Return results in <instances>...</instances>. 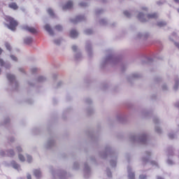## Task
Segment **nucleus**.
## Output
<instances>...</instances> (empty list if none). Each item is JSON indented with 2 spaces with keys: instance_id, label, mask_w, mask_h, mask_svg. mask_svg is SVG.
<instances>
[{
  "instance_id": "nucleus-1",
  "label": "nucleus",
  "mask_w": 179,
  "mask_h": 179,
  "mask_svg": "<svg viewBox=\"0 0 179 179\" xmlns=\"http://www.w3.org/2000/svg\"><path fill=\"white\" fill-rule=\"evenodd\" d=\"M5 20L8 23V24H7V27H8L10 30L15 31V30H16V27H17V25L19 24L17 21L9 15L6 16Z\"/></svg>"
},
{
  "instance_id": "nucleus-2",
  "label": "nucleus",
  "mask_w": 179,
  "mask_h": 179,
  "mask_svg": "<svg viewBox=\"0 0 179 179\" xmlns=\"http://www.w3.org/2000/svg\"><path fill=\"white\" fill-rule=\"evenodd\" d=\"M24 30H27V31H29V33H31L32 34H36L37 33V29L34 27L25 26L23 27Z\"/></svg>"
},
{
  "instance_id": "nucleus-3",
  "label": "nucleus",
  "mask_w": 179,
  "mask_h": 179,
  "mask_svg": "<svg viewBox=\"0 0 179 179\" xmlns=\"http://www.w3.org/2000/svg\"><path fill=\"white\" fill-rule=\"evenodd\" d=\"M8 8H10V9H13V10H17V9H19V6H17V3L15 2H11L8 3Z\"/></svg>"
},
{
  "instance_id": "nucleus-4",
  "label": "nucleus",
  "mask_w": 179,
  "mask_h": 179,
  "mask_svg": "<svg viewBox=\"0 0 179 179\" xmlns=\"http://www.w3.org/2000/svg\"><path fill=\"white\" fill-rule=\"evenodd\" d=\"M73 6V3L72 1H68L66 5L63 6V9H71Z\"/></svg>"
},
{
  "instance_id": "nucleus-5",
  "label": "nucleus",
  "mask_w": 179,
  "mask_h": 179,
  "mask_svg": "<svg viewBox=\"0 0 179 179\" xmlns=\"http://www.w3.org/2000/svg\"><path fill=\"white\" fill-rule=\"evenodd\" d=\"M78 36V31L76 30H71L70 32V37L72 38H76V36Z\"/></svg>"
},
{
  "instance_id": "nucleus-6",
  "label": "nucleus",
  "mask_w": 179,
  "mask_h": 179,
  "mask_svg": "<svg viewBox=\"0 0 179 179\" xmlns=\"http://www.w3.org/2000/svg\"><path fill=\"white\" fill-rule=\"evenodd\" d=\"M34 174L35 177H36V178H39V177H41V171H40V170L38 169L34 170Z\"/></svg>"
},
{
  "instance_id": "nucleus-7",
  "label": "nucleus",
  "mask_w": 179,
  "mask_h": 179,
  "mask_svg": "<svg viewBox=\"0 0 179 179\" xmlns=\"http://www.w3.org/2000/svg\"><path fill=\"white\" fill-rule=\"evenodd\" d=\"M45 29L46 30V31H48L49 34H50V35L54 34V32L52 31V29H51V27H50L48 24H46L45 26Z\"/></svg>"
},
{
  "instance_id": "nucleus-8",
  "label": "nucleus",
  "mask_w": 179,
  "mask_h": 179,
  "mask_svg": "<svg viewBox=\"0 0 179 179\" xmlns=\"http://www.w3.org/2000/svg\"><path fill=\"white\" fill-rule=\"evenodd\" d=\"M148 19H157V13H152V14H148L147 15Z\"/></svg>"
},
{
  "instance_id": "nucleus-9",
  "label": "nucleus",
  "mask_w": 179,
  "mask_h": 179,
  "mask_svg": "<svg viewBox=\"0 0 179 179\" xmlns=\"http://www.w3.org/2000/svg\"><path fill=\"white\" fill-rule=\"evenodd\" d=\"M7 155L9 157H12L15 156V152L13 150H10L7 152Z\"/></svg>"
},
{
  "instance_id": "nucleus-10",
  "label": "nucleus",
  "mask_w": 179,
  "mask_h": 179,
  "mask_svg": "<svg viewBox=\"0 0 179 179\" xmlns=\"http://www.w3.org/2000/svg\"><path fill=\"white\" fill-rule=\"evenodd\" d=\"M143 17H144V15H143V13H140L139 14H138V19H139L141 22H146V20H145L144 19H143Z\"/></svg>"
},
{
  "instance_id": "nucleus-11",
  "label": "nucleus",
  "mask_w": 179,
  "mask_h": 179,
  "mask_svg": "<svg viewBox=\"0 0 179 179\" xmlns=\"http://www.w3.org/2000/svg\"><path fill=\"white\" fill-rule=\"evenodd\" d=\"M7 79H8L10 82H13V80H15V76L12 74H7Z\"/></svg>"
},
{
  "instance_id": "nucleus-12",
  "label": "nucleus",
  "mask_w": 179,
  "mask_h": 179,
  "mask_svg": "<svg viewBox=\"0 0 179 179\" xmlns=\"http://www.w3.org/2000/svg\"><path fill=\"white\" fill-rule=\"evenodd\" d=\"M33 41V38H26L24 39L25 44H31V43Z\"/></svg>"
},
{
  "instance_id": "nucleus-13",
  "label": "nucleus",
  "mask_w": 179,
  "mask_h": 179,
  "mask_svg": "<svg viewBox=\"0 0 179 179\" xmlns=\"http://www.w3.org/2000/svg\"><path fill=\"white\" fill-rule=\"evenodd\" d=\"M83 19H85L83 15H78L76 18V22H80V20H83Z\"/></svg>"
},
{
  "instance_id": "nucleus-14",
  "label": "nucleus",
  "mask_w": 179,
  "mask_h": 179,
  "mask_svg": "<svg viewBox=\"0 0 179 179\" xmlns=\"http://www.w3.org/2000/svg\"><path fill=\"white\" fill-rule=\"evenodd\" d=\"M129 179H135V173L132 172H129Z\"/></svg>"
},
{
  "instance_id": "nucleus-15",
  "label": "nucleus",
  "mask_w": 179,
  "mask_h": 179,
  "mask_svg": "<svg viewBox=\"0 0 179 179\" xmlns=\"http://www.w3.org/2000/svg\"><path fill=\"white\" fill-rule=\"evenodd\" d=\"M11 164H12V166H13V167L14 168V169H19V164H17L16 162H15V161H13V162H11Z\"/></svg>"
},
{
  "instance_id": "nucleus-16",
  "label": "nucleus",
  "mask_w": 179,
  "mask_h": 179,
  "mask_svg": "<svg viewBox=\"0 0 179 179\" xmlns=\"http://www.w3.org/2000/svg\"><path fill=\"white\" fill-rule=\"evenodd\" d=\"M48 13L50 16H54V11H53L52 9H51V8L48 9Z\"/></svg>"
},
{
  "instance_id": "nucleus-17",
  "label": "nucleus",
  "mask_w": 179,
  "mask_h": 179,
  "mask_svg": "<svg viewBox=\"0 0 179 179\" xmlns=\"http://www.w3.org/2000/svg\"><path fill=\"white\" fill-rule=\"evenodd\" d=\"M55 29L56 30H58V31H61V30H62V27L61 25H57Z\"/></svg>"
},
{
  "instance_id": "nucleus-18",
  "label": "nucleus",
  "mask_w": 179,
  "mask_h": 179,
  "mask_svg": "<svg viewBox=\"0 0 179 179\" xmlns=\"http://www.w3.org/2000/svg\"><path fill=\"white\" fill-rule=\"evenodd\" d=\"M18 157L21 162H24V157L22 155H19Z\"/></svg>"
},
{
  "instance_id": "nucleus-19",
  "label": "nucleus",
  "mask_w": 179,
  "mask_h": 179,
  "mask_svg": "<svg viewBox=\"0 0 179 179\" xmlns=\"http://www.w3.org/2000/svg\"><path fill=\"white\" fill-rule=\"evenodd\" d=\"M157 24H158V26H159V27H163V26H166V23L163 22H158Z\"/></svg>"
},
{
  "instance_id": "nucleus-20",
  "label": "nucleus",
  "mask_w": 179,
  "mask_h": 179,
  "mask_svg": "<svg viewBox=\"0 0 179 179\" xmlns=\"http://www.w3.org/2000/svg\"><path fill=\"white\" fill-rule=\"evenodd\" d=\"M93 33V31L92 29H87L85 31V34H92Z\"/></svg>"
},
{
  "instance_id": "nucleus-21",
  "label": "nucleus",
  "mask_w": 179,
  "mask_h": 179,
  "mask_svg": "<svg viewBox=\"0 0 179 179\" xmlns=\"http://www.w3.org/2000/svg\"><path fill=\"white\" fill-rule=\"evenodd\" d=\"M124 16H127V17H129V16H131V14L128 11H124Z\"/></svg>"
},
{
  "instance_id": "nucleus-22",
  "label": "nucleus",
  "mask_w": 179,
  "mask_h": 179,
  "mask_svg": "<svg viewBox=\"0 0 179 179\" xmlns=\"http://www.w3.org/2000/svg\"><path fill=\"white\" fill-rule=\"evenodd\" d=\"M6 48H7V50H8V51H10L11 48L10 45H9V43H6Z\"/></svg>"
},
{
  "instance_id": "nucleus-23",
  "label": "nucleus",
  "mask_w": 179,
  "mask_h": 179,
  "mask_svg": "<svg viewBox=\"0 0 179 179\" xmlns=\"http://www.w3.org/2000/svg\"><path fill=\"white\" fill-rule=\"evenodd\" d=\"M0 65L1 66H3L5 65V62H3V59H0Z\"/></svg>"
},
{
  "instance_id": "nucleus-24",
  "label": "nucleus",
  "mask_w": 179,
  "mask_h": 179,
  "mask_svg": "<svg viewBox=\"0 0 179 179\" xmlns=\"http://www.w3.org/2000/svg\"><path fill=\"white\" fill-rule=\"evenodd\" d=\"M31 160H32L31 156L28 155L27 156V162H28V163H30V162H31Z\"/></svg>"
},
{
  "instance_id": "nucleus-25",
  "label": "nucleus",
  "mask_w": 179,
  "mask_h": 179,
  "mask_svg": "<svg viewBox=\"0 0 179 179\" xmlns=\"http://www.w3.org/2000/svg\"><path fill=\"white\" fill-rule=\"evenodd\" d=\"M11 59H13V61H17V57L13 56V55H11Z\"/></svg>"
},
{
  "instance_id": "nucleus-26",
  "label": "nucleus",
  "mask_w": 179,
  "mask_h": 179,
  "mask_svg": "<svg viewBox=\"0 0 179 179\" xmlns=\"http://www.w3.org/2000/svg\"><path fill=\"white\" fill-rule=\"evenodd\" d=\"M139 178H140V179H145V178H146V176H145V175H141V176H139Z\"/></svg>"
},
{
  "instance_id": "nucleus-27",
  "label": "nucleus",
  "mask_w": 179,
  "mask_h": 179,
  "mask_svg": "<svg viewBox=\"0 0 179 179\" xmlns=\"http://www.w3.org/2000/svg\"><path fill=\"white\" fill-rule=\"evenodd\" d=\"M72 50L73 51H76V50H78V47H76V45H73L72 46Z\"/></svg>"
},
{
  "instance_id": "nucleus-28",
  "label": "nucleus",
  "mask_w": 179,
  "mask_h": 179,
  "mask_svg": "<svg viewBox=\"0 0 179 179\" xmlns=\"http://www.w3.org/2000/svg\"><path fill=\"white\" fill-rule=\"evenodd\" d=\"M17 152H22V148H21V147H17Z\"/></svg>"
},
{
  "instance_id": "nucleus-29",
  "label": "nucleus",
  "mask_w": 179,
  "mask_h": 179,
  "mask_svg": "<svg viewBox=\"0 0 179 179\" xmlns=\"http://www.w3.org/2000/svg\"><path fill=\"white\" fill-rule=\"evenodd\" d=\"M80 6H87V4L85 3H80Z\"/></svg>"
},
{
  "instance_id": "nucleus-30",
  "label": "nucleus",
  "mask_w": 179,
  "mask_h": 179,
  "mask_svg": "<svg viewBox=\"0 0 179 179\" xmlns=\"http://www.w3.org/2000/svg\"><path fill=\"white\" fill-rule=\"evenodd\" d=\"M155 131H156V132H157L158 134H160V129L157 128V129H155Z\"/></svg>"
},
{
  "instance_id": "nucleus-31",
  "label": "nucleus",
  "mask_w": 179,
  "mask_h": 179,
  "mask_svg": "<svg viewBox=\"0 0 179 179\" xmlns=\"http://www.w3.org/2000/svg\"><path fill=\"white\" fill-rule=\"evenodd\" d=\"M55 44H59L60 41L57 40V41H55Z\"/></svg>"
},
{
  "instance_id": "nucleus-32",
  "label": "nucleus",
  "mask_w": 179,
  "mask_h": 179,
  "mask_svg": "<svg viewBox=\"0 0 179 179\" xmlns=\"http://www.w3.org/2000/svg\"><path fill=\"white\" fill-rule=\"evenodd\" d=\"M43 77H39V78H38L39 82H41V80H43Z\"/></svg>"
},
{
  "instance_id": "nucleus-33",
  "label": "nucleus",
  "mask_w": 179,
  "mask_h": 179,
  "mask_svg": "<svg viewBox=\"0 0 179 179\" xmlns=\"http://www.w3.org/2000/svg\"><path fill=\"white\" fill-rule=\"evenodd\" d=\"M169 138H174V135H173V134H170V135H169Z\"/></svg>"
},
{
  "instance_id": "nucleus-34",
  "label": "nucleus",
  "mask_w": 179,
  "mask_h": 179,
  "mask_svg": "<svg viewBox=\"0 0 179 179\" xmlns=\"http://www.w3.org/2000/svg\"><path fill=\"white\" fill-rule=\"evenodd\" d=\"M27 179H31V175H28L27 176Z\"/></svg>"
},
{
  "instance_id": "nucleus-35",
  "label": "nucleus",
  "mask_w": 179,
  "mask_h": 179,
  "mask_svg": "<svg viewBox=\"0 0 179 179\" xmlns=\"http://www.w3.org/2000/svg\"><path fill=\"white\" fill-rule=\"evenodd\" d=\"M176 3H179V0H173Z\"/></svg>"
},
{
  "instance_id": "nucleus-36",
  "label": "nucleus",
  "mask_w": 179,
  "mask_h": 179,
  "mask_svg": "<svg viewBox=\"0 0 179 179\" xmlns=\"http://www.w3.org/2000/svg\"><path fill=\"white\" fill-rule=\"evenodd\" d=\"M113 164H114V166H116L117 165V162H113Z\"/></svg>"
},
{
  "instance_id": "nucleus-37",
  "label": "nucleus",
  "mask_w": 179,
  "mask_h": 179,
  "mask_svg": "<svg viewBox=\"0 0 179 179\" xmlns=\"http://www.w3.org/2000/svg\"><path fill=\"white\" fill-rule=\"evenodd\" d=\"M2 50L0 48V55H1V54H2Z\"/></svg>"
},
{
  "instance_id": "nucleus-38",
  "label": "nucleus",
  "mask_w": 179,
  "mask_h": 179,
  "mask_svg": "<svg viewBox=\"0 0 179 179\" xmlns=\"http://www.w3.org/2000/svg\"><path fill=\"white\" fill-rule=\"evenodd\" d=\"M32 72H36V69H32Z\"/></svg>"
},
{
  "instance_id": "nucleus-39",
  "label": "nucleus",
  "mask_w": 179,
  "mask_h": 179,
  "mask_svg": "<svg viewBox=\"0 0 179 179\" xmlns=\"http://www.w3.org/2000/svg\"><path fill=\"white\" fill-rule=\"evenodd\" d=\"M157 179H163L162 177H158Z\"/></svg>"
},
{
  "instance_id": "nucleus-40",
  "label": "nucleus",
  "mask_w": 179,
  "mask_h": 179,
  "mask_svg": "<svg viewBox=\"0 0 179 179\" xmlns=\"http://www.w3.org/2000/svg\"><path fill=\"white\" fill-rule=\"evenodd\" d=\"M111 174V172L108 173V176H110Z\"/></svg>"
},
{
  "instance_id": "nucleus-41",
  "label": "nucleus",
  "mask_w": 179,
  "mask_h": 179,
  "mask_svg": "<svg viewBox=\"0 0 179 179\" xmlns=\"http://www.w3.org/2000/svg\"><path fill=\"white\" fill-rule=\"evenodd\" d=\"M72 22H73V23H76V21H75V20H73Z\"/></svg>"
},
{
  "instance_id": "nucleus-42",
  "label": "nucleus",
  "mask_w": 179,
  "mask_h": 179,
  "mask_svg": "<svg viewBox=\"0 0 179 179\" xmlns=\"http://www.w3.org/2000/svg\"><path fill=\"white\" fill-rule=\"evenodd\" d=\"M144 10H146V8H143Z\"/></svg>"
},
{
  "instance_id": "nucleus-43",
  "label": "nucleus",
  "mask_w": 179,
  "mask_h": 179,
  "mask_svg": "<svg viewBox=\"0 0 179 179\" xmlns=\"http://www.w3.org/2000/svg\"><path fill=\"white\" fill-rule=\"evenodd\" d=\"M174 89H177V86H176V87L175 86V87H174Z\"/></svg>"
},
{
  "instance_id": "nucleus-44",
  "label": "nucleus",
  "mask_w": 179,
  "mask_h": 179,
  "mask_svg": "<svg viewBox=\"0 0 179 179\" xmlns=\"http://www.w3.org/2000/svg\"><path fill=\"white\" fill-rule=\"evenodd\" d=\"M110 164H112V165H113V162H110Z\"/></svg>"
},
{
  "instance_id": "nucleus-45",
  "label": "nucleus",
  "mask_w": 179,
  "mask_h": 179,
  "mask_svg": "<svg viewBox=\"0 0 179 179\" xmlns=\"http://www.w3.org/2000/svg\"><path fill=\"white\" fill-rule=\"evenodd\" d=\"M178 12L179 13V8L178 9Z\"/></svg>"
},
{
  "instance_id": "nucleus-46",
  "label": "nucleus",
  "mask_w": 179,
  "mask_h": 179,
  "mask_svg": "<svg viewBox=\"0 0 179 179\" xmlns=\"http://www.w3.org/2000/svg\"><path fill=\"white\" fill-rule=\"evenodd\" d=\"M0 73H1V69H0Z\"/></svg>"
},
{
  "instance_id": "nucleus-47",
  "label": "nucleus",
  "mask_w": 179,
  "mask_h": 179,
  "mask_svg": "<svg viewBox=\"0 0 179 179\" xmlns=\"http://www.w3.org/2000/svg\"><path fill=\"white\" fill-rule=\"evenodd\" d=\"M6 68H8V66H6Z\"/></svg>"
}]
</instances>
